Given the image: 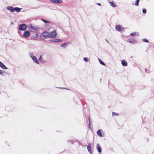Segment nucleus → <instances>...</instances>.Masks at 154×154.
Masks as SVG:
<instances>
[{
  "mask_svg": "<svg viewBox=\"0 0 154 154\" xmlns=\"http://www.w3.org/2000/svg\"><path fill=\"white\" fill-rule=\"evenodd\" d=\"M49 32L45 31L41 34L40 37L42 39H45L47 38H49Z\"/></svg>",
  "mask_w": 154,
  "mask_h": 154,
  "instance_id": "nucleus-1",
  "label": "nucleus"
},
{
  "mask_svg": "<svg viewBox=\"0 0 154 154\" xmlns=\"http://www.w3.org/2000/svg\"><path fill=\"white\" fill-rule=\"evenodd\" d=\"M49 38H54L57 35V33L55 30H54L52 32L49 33Z\"/></svg>",
  "mask_w": 154,
  "mask_h": 154,
  "instance_id": "nucleus-2",
  "label": "nucleus"
},
{
  "mask_svg": "<svg viewBox=\"0 0 154 154\" xmlns=\"http://www.w3.org/2000/svg\"><path fill=\"white\" fill-rule=\"evenodd\" d=\"M116 30L120 32L124 31L125 29L122 26L119 25H117L116 26Z\"/></svg>",
  "mask_w": 154,
  "mask_h": 154,
  "instance_id": "nucleus-3",
  "label": "nucleus"
},
{
  "mask_svg": "<svg viewBox=\"0 0 154 154\" xmlns=\"http://www.w3.org/2000/svg\"><path fill=\"white\" fill-rule=\"evenodd\" d=\"M97 135L100 137H103L104 136V132L101 130L99 129L97 131Z\"/></svg>",
  "mask_w": 154,
  "mask_h": 154,
  "instance_id": "nucleus-4",
  "label": "nucleus"
},
{
  "mask_svg": "<svg viewBox=\"0 0 154 154\" xmlns=\"http://www.w3.org/2000/svg\"><path fill=\"white\" fill-rule=\"evenodd\" d=\"M19 28L20 30H25L26 28V26L24 24H22L19 26Z\"/></svg>",
  "mask_w": 154,
  "mask_h": 154,
  "instance_id": "nucleus-5",
  "label": "nucleus"
},
{
  "mask_svg": "<svg viewBox=\"0 0 154 154\" xmlns=\"http://www.w3.org/2000/svg\"><path fill=\"white\" fill-rule=\"evenodd\" d=\"M30 35V32L28 31H25L23 35L26 37H29Z\"/></svg>",
  "mask_w": 154,
  "mask_h": 154,
  "instance_id": "nucleus-6",
  "label": "nucleus"
},
{
  "mask_svg": "<svg viewBox=\"0 0 154 154\" xmlns=\"http://www.w3.org/2000/svg\"><path fill=\"white\" fill-rule=\"evenodd\" d=\"M91 144L90 143H89L87 146V148L89 152L91 154L92 152L91 151Z\"/></svg>",
  "mask_w": 154,
  "mask_h": 154,
  "instance_id": "nucleus-7",
  "label": "nucleus"
},
{
  "mask_svg": "<svg viewBox=\"0 0 154 154\" xmlns=\"http://www.w3.org/2000/svg\"><path fill=\"white\" fill-rule=\"evenodd\" d=\"M32 60H33L35 62V63H36L37 64H39V61H38V60H37V59L35 57V56H32Z\"/></svg>",
  "mask_w": 154,
  "mask_h": 154,
  "instance_id": "nucleus-8",
  "label": "nucleus"
},
{
  "mask_svg": "<svg viewBox=\"0 0 154 154\" xmlns=\"http://www.w3.org/2000/svg\"><path fill=\"white\" fill-rule=\"evenodd\" d=\"M0 66L3 69H7V68L1 61H0Z\"/></svg>",
  "mask_w": 154,
  "mask_h": 154,
  "instance_id": "nucleus-9",
  "label": "nucleus"
},
{
  "mask_svg": "<svg viewBox=\"0 0 154 154\" xmlns=\"http://www.w3.org/2000/svg\"><path fill=\"white\" fill-rule=\"evenodd\" d=\"M122 65L124 66H126L128 65V63L125 60H123L121 61Z\"/></svg>",
  "mask_w": 154,
  "mask_h": 154,
  "instance_id": "nucleus-10",
  "label": "nucleus"
},
{
  "mask_svg": "<svg viewBox=\"0 0 154 154\" xmlns=\"http://www.w3.org/2000/svg\"><path fill=\"white\" fill-rule=\"evenodd\" d=\"M97 148L99 152H101V149L99 144H97Z\"/></svg>",
  "mask_w": 154,
  "mask_h": 154,
  "instance_id": "nucleus-11",
  "label": "nucleus"
},
{
  "mask_svg": "<svg viewBox=\"0 0 154 154\" xmlns=\"http://www.w3.org/2000/svg\"><path fill=\"white\" fill-rule=\"evenodd\" d=\"M52 2L55 3H62V1L60 0H53Z\"/></svg>",
  "mask_w": 154,
  "mask_h": 154,
  "instance_id": "nucleus-12",
  "label": "nucleus"
},
{
  "mask_svg": "<svg viewBox=\"0 0 154 154\" xmlns=\"http://www.w3.org/2000/svg\"><path fill=\"white\" fill-rule=\"evenodd\" d=\"M8 9L11 12H14V9L12 7L9 6L8 7Z\"/></svg>",
  "mask_w": 154,
  "mask_h": 154,
  "instance_id": "nucleus-13",
  "label": "nucleus"
},
{
  "mask_svg": "<svg viewBox=\"0 0 154 154\" xmlns=\"http://www.w3.org/2000/svg\"><path fill=\"white\" fill-rule=\"evenodd\" d=\"M128 42L131 43L133 44L135 42V40L133 38H129L128 39Z\"/></svg>",
  "mask_w": 154,
  "mask_h": 154,
  "instance_id": "nucleus-14",
  "label": "nucleus"
},
{
  "mask_svg": "<svg viewBox=\"0 0 154 154\" xmlns=\"http://www.w3.org/2000/svg\"><path fill=\"white\" fill-rule=\"evenodd\" d=\"M109 3L110 5L112 7H115L116 6L114 3L113 2H109Z\"/></svg>",
  "mask_w": 154,
  "mask_h": 154,
  "instance_id": "nucleus-15",
  "label": "nucleus"
},
{
  "mask_svg": "<svg viewBox=\"0 0 154 154\" xmlns=\"http://www.w3.org/2000/svg\"><path fill=\"white\" fill-rule=\"evenodd\" d=\"M21 10V8H20L18 7H15L14 8V11H16L17 12H20Z\"/></svg>",
  "mask_w": 154,
  "mask_h": 154,
  "instance_id": "nucleus-16",
  "label": "nucleus"
},
{
  "mask_svg": "<svg viewBox=\"0 0 154 154\" xmlns=\"http://www.w3.org/2000/svg\"><path fill=\"white\" fill-rule=\"evenodd\" d=\"M69 43V42H67L61 45V46L63 47H65L66 45H67Z\"/></svg>",
  "mask_w": 154,
  "mask_h": 154,
  "instance_id": "nucleus-17",
  "label": "nucleus"
},
{
  "mask_svg": "<svg viewBox=\"0 0 154 154\" xmlns=\"http://www.w3.org/2000/svg\"><path fill=\"white\" fill-rule=\"evenodd\" d=\"M98 60H99V61L100 63L101 64H102L103 66H105V64L100 59H98Z\"/></svg>",
  "mask_w": 154,
  "mask_h": 154,
  "instance_id": "nucleus-18",
  "label": "nucleus"
},
{
  "mask_svg": "<svg viewBox=\"0 0 154 154\" xmlns=\"http://www.w3.org/2000/svg\"><path fill=\"white\" fill-rule=\"evenodd\" d=\"M41 20H42L45 23H51V22L50 21H47V20H45L44 19H41Z\"/></svg>",
  "mask_w": 154,
  "mask_h": 154,
  "instance_id": "nucleus-19",
  "label": "nucleus"
},
{
  "mask_svg": "<svg viewBox=\"0 0 154 154\" xmlns=\"http://www.w3.org/2000/svg\"><path fill=\"white\" fill-rule=\"evenodd\" d=\"M139 1H140V0H136L135 3V5L136 6H138V5H139L138 3H139Z\"/></svg>",
  "mask_w": 154,
  "mask_h": 154,
  "instance_id": "nucleus-20",
  "label": "nucleus"
},
{
  "mask_svg": "<svg viewBox=\"0 0 154 154\" xmlns=\"http://www.w3.org/2000/svg\"><path fill=\"white\" fill-rule=\"evenodd\" d=\"M119 115L118 113L116 112H112V116H118Z\"/></svg>",
  "mask_w": 154,
  "mask_h": 154,
  "instance_id": "nucleus-21",
  "label": "nucleus"
},
{
  "mask_svg": "<svg viewBox=\"0 0 154 154\" xmlns=\"http://www.w3.org/2000/svg\"><path fill=\"white\" fill-rule=\"evenodd\" d=\"M143 40L144 42H149L148 41L147 39L146 38L143 39Z\"/></svg>",
  "mask_w": 154,
  "mask_h": 154,
  "instance_id": "nucleus-22",
  "label": "nucleus"
},
{
  "mask_svg": "<svg viewBox=\"0 0 154 154\" xmlns=\"http://www.w3.org/2000/svg\"><path fill=\"white\" fill-rule=\"evenodd\" d=\"M55 42H60L61 41V40L60 39H56L55 40Z\"/></svg>",
  "mask_w": 154,
  "mask_h": 154,
  "instance_id": "nucleus-23",
  "label": "nucleus"
},
{
  "mask_svg": "<svg viewBox=\"0 0 154 154\" xmlns=\"http://www.w3.org/2000/svg\"><path fill=\"white\" fill-rule=\"evenodd\" d=\"M84 60L85 62H87L88 61V59L86 57H85L84 58Z\"/></svg>",
  "mask_w": 154,
  "mask_h": 154,
  "instance_id": "nucleus-24",
  "label": "nucleus"
},
{
  "mask_svg": "<svg viewBox=\"0 0 154 154\" xmlns=\"http://www.w3.org/2000/svg\"><path fill=\"white\" fill-rule=\"evenodd\" d=\"M136 35V33H131L130 34V35H132V36H134Z\"/></svg>",
  "mask_w": 154,
  "mask_h": 154,
  "instance_id": "nucleus-25",
  "label": "nucleus"
},
{
  "mask_svg": "<svg viewBox=\"0 0 154 154\" xmlns=\"http://www.w3.org/2000/svg\"><path fill=\"white\" fill-rule=\"evenodd\" d=\"M143 12L144 14H145L146 12V11L145 9H143L142 11Z\"/></svg>",
  "mask_w": 154,
  "mask_h": 154,
  "instance_id": "nucleus-26",
  "label": "nucleus"
},
{
  "mask_svg": "<svg viewBox=\"0 0 154 154\" xmlns=\"http://www.w3.org/2000/svg\"><path fill=\"white\" fill-rule=\"evenodd\" d=\"M42 55H41L39 59V60L40 61H42Z\"/></svg>",
  "mask_w": 154,
  "mask_h": 154,
  "instance_id": "nucleus-27",
  "label": "nucleus"
},
{
  "mask_svg": "<svg viewBox=\"0 0 154 154\" xmlns=\"http://www.w3.org/2000/svg\"><path fill=\"white\" fill-rule=\"evenodd\" d=\"M3 72H4L3 71H2L1 70H0V74H3Z\"/></svg>",
  "mask_w": 154,
  "mask_h": 154,
  "instance_id": "nucleus-28",
  "label": "nucleus"
},
{
  "mask_svg": "<svg viewBox=\"0 0 154 154\" xmlns=\"http://www.w3.org/2000/svg\"><path fill=\"white\" fill-rule=\"evenodd\" d=\"M97 5H99V6H101V5L100 3H97L96 4Z\"/></svg>",
  "mask_w": 154,
  "mask_h": 154,
  "instance_id": "nucleus-29",
  "label": "nucleus"
}]
</instances>
